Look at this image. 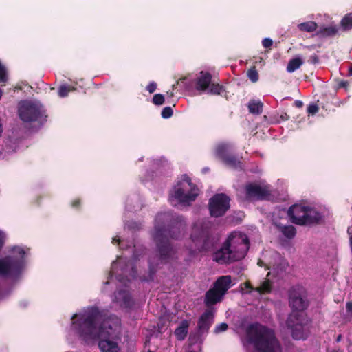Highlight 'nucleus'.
I'll use <instances>...</instances> for the list:
<instances>
[{"label": "nucleus", "mask_w": 352, "mask_h": 352, "mask_svg": "<svg viewBox=\"0 0 352 352\" xmlns=\"http://www.w3.org/2000/svg\"><path fill=\"white\" fill-rule=\"evenodd\" d=\"M68 343L93 344L100 338L101 352H120L122 327L120 320L116 316L102 320L97 307H89L73 314L65 329Z\"/></svg>", "instance_id": "1"}, {"label": "nucleus", "mask_w": 352, "mask_h": 352, "mask_svg": "<svg viewBox=\"0 0 352 352\" xmlns=\"http://www.w3.org/2000/svg\"><path fill=\"white\" fill-rule=\"evenodd\" d=\"M30 250L26 246L16 245L8 248V255L0 259V276L16 278L26 270Z\"/></svg>", "instance_id": "2"}, {"label": "nucleus", "mask_w": 352, "mask_h": 352, "mask_svg": "<svg viewBox=\"0 0 352 352\" xmlns=\"http://www.w3.org/2000/svg\"><path fill=\"white\" fill-rule=\"evenodd\" d=\"M248 249L247 235L241 232H233L228 236L223 246L215 253L214 259L221 263L239 261L245 257Z\"/></svg>", "instance_id": "3"}, {"label": "nucleus", "mask_w": 352, "mask_h": 352, "mask_svg": "<svg viewBox=\"0 0 352 352\" xmlns=\"http://www.w3.org/2000/svg\"><path fill=\"white\" fill-rule=\"evenodd\" d=\"M198 195V188L191 182L188 176L184 175L171 191L169 201L173 206L179 204L188 206L195 200Z\"/></svg>", "instance_id": "4"}, {"label": "nucleus", "mask_w": 352, "mask_h": 352, "mask_svg": "<svg viewBox=\"0 0 352 352\" xmlns=\"http://www.w3.org/2000/svg\"><path fill=\"white\" fill-rule=\"evenodd\" d=\"M291 221L299 226H309L318 223L321 219L320 214L312 208L295 204L287 211Z\"/></svg>", "instance_id": "5"}, {"label": "nucleus", "mask_w": 352, "mask_h": 352, "mask_svg": "<svg viewBox=\"0 0 352 352\" xmlns=\"http://www.w3.org/2000/svg\"><path fill=\"white\" fill-rule=\"evenodd\" d=\"M232 285V278L230 276L219 277L215 282L214 287L206 292V304L210 306L220 302Z\"/></svg>", "instance_id": "6"}, {"label": "nucleus", "mask_w": 352, "mask_h": 352, "mask_svg": "<svg viewBox=\"0 0 352 352\" xmlns=\"http://www.w3.org/2000/svg\"><path fill=\"white\" fill-rule=\"evenodd\" d=\"M287 325L294 339L303 340L307 337V320L303 313H291L287 318Z\"/></svg>", "instance_id": "7"}, {"label": "nucleus", "mask_w": 352, "mask_h": 352, "mask_svg": "<svg viewBox=\"0 0 352 352\" xmlns=\"http://www.w3.org/2000/svg\"><path fill=\"white\" fill-rule=\"evenodd\" d=\"M42 105L37 101H23L19 103V115L23 122H33L42 118L43 116Z\"/></svg>", "instance_id": "8"}, {"label": "nucleus", "mask_w": 352, "mask_h": 352, "mask_svg": "<svg viewBox=\"0 0 352 352\" xmlns=\"http://www.w3.org/2000/svg\"><path fill=\"white\" fill-rule=\"evenodd\" d=\"M247 340L251 352H264V328L258 323L251 324L247 329Z\"/></svg>", "instance_id": "9"}, {"label": "nucleus", "mask_w": 352, "mask_h": 352, "mask_svg": "<svg viewBox=\"0 0 352 352\" xmlns=\"http://www.w3.org/2000/svg\"><path fill=\"white\" fill-rule=\"evenodd\" d=\"M289 302L293 312L302 313L308 306L306 292L302 287H293L289 293Z\"/></svg>", "instance_id": "10"}, {"label": "nucleus", "mask_w": 352, "mask_h": 352, "mask_svg": "<svg viewBox=\"0 0 352 352\" xmlns=\"http://www.w3.org/2000/svg\"><path fill=\"white\" fill-rule=\"evenodd\" d=\"M230 208V199L224 194H217L210 199L209 209L212 216L220 217Z\"/></svg>", "instance_id": "11"}, {"label": "nucleus", "mask_w": 352, "mask_h": 352, "mask_svg": "<svg viewBox=\"0 0 352 352\" xmlns=\"http://www.w3.org/2000/svg\"><path fill=\"white\" fill-rule=\"evenodd\" d=\"M231 146L227 143H220L215 148V155L226 165L233 168L240 167L241 162L230 155Z\"/></svg>", "instance_id": "12"}, {"label": "nucleus", "mask_w": 352, "mask_h": 352, "mask_svg": "<svg viewBox=\"0 0 352 352\" xmlns=\"http://www.w3.org/2000/svg\"><path fill=\"white\" fill-rule=\"evenodd\" d=\"M166 230L155 228L153 234L154 238L157 242H161L162 245H158L160 257L162 262H166L168 259L172 256L173 250L170 247L169 243L164 240Z\"/></svg>", "instance_id": "13"}, {"label": "nucleus", "mask_w": 352, "mask_h": 352, "mask_svg": "<svg viewBox=\"0 0 352 352\" xmlns=\"http://www.w3.org/2000/svg\"><path fill=\"white\" fill-rule=\"evenodd\" d=\"M113 306L116 308L127 309L134 304L133 299L127 289H119L112 298Z\"/></svg>", "instance_id": "14"}, {"label": "nucleus", "mask_w": 352, "mask_h": 352, "mask_svg": "<svg viewBox=\"0 0 352 352\" xmlns=\"http://www.w3.org/2000/svg\"><path fill=\"white\" fill-rule=\"evenodd\" d=\"M265 352H283L282 346L274 331L267 328H265Z\"/></svg>", "instance_id": "15"}, {"label": "nucleus", "mask_w": 352, "mask_h": 352, "mask_svg": "<svg viewBox=\"0 0 352 352\" xmlns=\"http://www.w3.org/2000/svg\"><path fill=\"white\" fill-rule=\"evenodd\" d=\"M206 230L203 228L201 224H195L192 228L190 239L195 243L196 249L201 250L204 249L202 242L204 241L206 236Z\"/></svg>", "instance_id": "16"}, {"label": "nucleus", "mask_w": 352, "mask_h": 352, "mask_svg": "<svg viewBox=\"0 0 352 352\" xmlns=\"http://www.w3.org/2000/svg\"><path fill=\"white\" fill-rule=\"evenodd\" d=\"M267 268L270 270L265 277V293L270 292L272 290L273 285L277 282L278 278L282 274V270L278 267H273L272 269L270 267Z\"/></svg>", "instance_id": "17"}, {"label": "nucleus", "mask_w": 352, "mask_h": 352, "mask_svg": "<svg viewBox=\"0 0 352 352\" xmlns=\"http://www.w3.org/2000/svg\"><path fill=\"white\" fill-rule=\"evenodd\" d=\"M214 311L212 309L206 310L200 317L198 322L199 330L206 332L213 322Z\"/></svg>", "instance_id": "18"}, {"label": "nucleus", "mask_w": 352, "mask_h": 352, "mask_svg": "<svg viewBox=\"0 0 352 352\" xmlns=\"http://www.w3.org/2000/svg\"><path fill=\"white\" fill-rule=\"evenodd\" d=\"M241 290L243 294H251L256 298L262 296L264 291V283H262L260 286H252L250 282H245L241 285Z\"/></svg>", "instance_id": "19"}, {"label": "nucleus", "mask_w": 352, "mask_h": 352, "mask_svg": "<svg viewBox=\"0 0 352 352\" xmlns=\"http://www.w3.org/2000/svg\"><path fill=\"white\" fill-rule=\"evenodd\" d=\"M211 78L209 73L201 72L196 80V89L199 91H206L211 83Z\"/></svg>", "instance_id": "20"}, {"label": "nucleus", "mask_w": 352, "mask_h": 352, "mask_svg": "<svg viewBox=\"0 0 352 352\" xmlns=\"http://www.w3.org/2000/svg\"><path fill=\"white\" fill-rule=\"evenodd\" d=\"M245 198L249 199H258L263 195V189L256 184H249L245 188Z\"/></svg>", "instance_id": "21"}, {"label": "nucleus", "mask_w": 352, "mask_h": 352, "mask_svg": "<svg viewBox=\"0 0 352 352\" xmlns=\"http://www.w3.org/2000/svg\"><path fill=\"white\" fill-rule=\"evenodd\" d=\"M263 104L259 99H252L248 103V109L252 114H260L263 111Z\"/></svg>", "instance_id": "22"}, {"label": "nucleus", "mask_w": 352, "mask_h": 352, "mask_svg": "<svg viewBox=\"0 0 352 352\" xmlns=\"http://www.w3.org/2000/svg\"><path fill=\"white\" fill-rule=\"evenodd\" d=\"M282 234L288 239H292L295 236L296 230L293 226H281L276 225Z\"/></svg>", "instance_id": "23"}, {"label": "nucleus", "mask_w": 352, "mask_h": 352, "mask_svg": "<svg viewBox=\"0 0 352 352\" xmlns=\"http://www.w3.org/2000/svg\"><path fill=\"white\" fill-rule=\"evenodd\" d=\"M188 323L187 321H184L180 326L175 331V335L179 340H184L188 333Z\"/></svg>", "instance_id": "24"}, {"label": "nucleus", "mask_w": 352, "mask_h": 352, "mask_svg": "<svg viewBox=\"0 0 352 352\" xmlns=\"http://www.w3.org/2000/svg\"><path fill=\"white\" fill-rule=\"evenodd\" d=\"M303 63L302 60L300 57H296L291 59L287 66V71L289 73L294 72L298 69Z\"/></svg>", "instance_id": "25"}, {"label": "nucleus", "mask_w": 352, "mask_h": 352, "mask_svg": "<svg viewBox=\"0 0 352 352\" xmlns=\"http://www.w3.org/2000/svg\"><path fill=\"white\" fill-rule=\"evenodd\" d=\"M298 27L300 31L312 32L316 30L317 24L314 21H307L300 23Z\"/></svg>", "instance_id": "26"}, {"label": "nucleus", "mask_w": 352, "mask_h": 352, "mask_svg": "<svg viewBox=\"0 0 352 352\" xmlns=\"http://www.w3.org/2000/svg\"><path fill=\"white\" fill-rule=\"evenodd\" d=\"M341 25L344 30L352 29V12L345 15L341 21Z\"/></svg>", "instance_id": "27"}, {"label": "nucleus", "mask_w": 352, "mask_h": 352, "mask_svg": "<svg viewBox=\"0 0 352 352\" xmlns=\"http://www.w3.org/2000/svg\"><path fill=\"white\" fill-rule=\"evenodd\" d=\"M74 89V87L63 85L59 87L58 94L60 97H65L68 94Z\"/></svg>", "instance_id": "28"}, {"label": "nucleus", "mask_w": 352, "mask_h": 352, "mask_svg": "<svg viewBox=\"0 0 352 352\" xmlns=\"http://www.w3.org/2000/svg\"><path fill=\"white\" fill-rule=\"evenodd\" d=\"M336 32H337V29L336 28L327 27V28L321 29L320 30V32H318V34H320L324 36H327L334 35L336 34Z\"/></svg>", "instance_id": "29"}, {"label": "nucleus", "mask_w": 352, "mask_h": 352, "mask_svg": "<svg viewBox=\"0 0 352 352\" xmlns=\"http://www.w3.org/2000/svg\"><path fill=\"white\" fill-rule=\"evenodd\" d=\"M222 91V87L219 84L210 83L208 91L212 94H220Z\"/></svg>", "instance_id": "30"}, {"label": "nucleus", "mask_w": 352, "mask_h": 352, "mask_svg": "<svg viewBox=\"0 0 352 352\" xmlns=\"http://www.w3.org/2000/svg\"><path fill=\"white\" fill-rule=\"evenodd\" d=\"M165 100L164 96L162 94H157L153 97V103L155 105H162L164 104Z\"/></svg>", "instance_id": "31"}, {"label": "nucleus", "mask_w": 352, "mask_h": 352, "mask_svg": "<svg viewBox=\"0 0 352 352\" xmlns=\"http://www.w3.org/2000/svg\"><path fill=\"white\" fill-rule=\"evenodd\" d=\"M248 76L251 80L252 82H255L258 79V75L256 70H255L254 67L251 68L248 72Z\"/></svg>", "instance_id": "32"}, {"label": "nucleus", "mask_w": 352, "mask_h": 352, "mask_svg": "<svg viewBox=\"0 0 352 352\" xmlns=\"http://www.w3.org/2000/svg\"><path fill=\"white\" fill-rule=\"evenodd\" d=\"M161 115L162 117L165 119L170 118L173 115L172 108L169 107L164 108L162 111Z\"/></svg>", "instance_id": "33"}, {"label": "nucleus", "mask_w": 352, "mask_h": 352, "mask_svg": "<svg viewBox=\"0 0 352 352\" xmlns=\"http://www.w3.org/2000/svg\"><path fill=\"white\" fill-rule=\"evenodd\" d=\"M228 324L225 322H222L219 324H217L215 327L214 331L215 333H219L226 331L228 329Z\"/></svg>", "instance_id": "34"}, {"label": "nucleus", "mask_w": 352, "mask_h": 352, "mask_svg": "<svg viewBox=\"0 0 352 352\" xmlns=\"http://www.w3.org/2000/svg\"><path fill=\"white\" fill-rule=\"evenodd\" d=\"M122 258H119L118 261H116L112 263L111 270V272H110L111 277H112L114 274H116L117 266L118 264H120L122 262Z\"/></svg>", "instance_id": "35"}, {"label": "nucleus", "mask_w": 352, "mask_h": 352, "mask_svg": "<svg viewBox=\"0 0 352 352\" xmlns=\"http://www.w3.org/2000/svg\"><path fill=\"white\" fill-rule=\"evenodd\" d=\"M146 90L150 93H153L157 89V84L155 82H151L146 87Z\"/></svg>", "instance_id": "36"}, {"label": "nucleus", "mask_w": 352, "mask_h": 352, "mask_svg": "<svg viewBox=\"0 0 352 352\" xmlns=\"http://www.w3.org/2000/svg\"><path fill=\"white\" fill-rule=\"evenodd\" d=\"M169 217V214L164 213L158 214L155 219L156 223L160 222V221H167Z\"/></svg>", "instance_id": "37"}, {"label": "nucleus", "mask_w": 352, "mask_h": 352, "mask_svg": "<svg viewBox=\"0 0 352 352\" xmlns=\"http://www.w3.org/2000/svg\"><path fill=\"white\" fill-rule=\"evenodd\" d=\"M318 107L316 104H310L308 107V112L311 114H315L318 111Z\"/></svg>", "instance_id": "38"}, {"label": "nucleus", "mask_w": 352, "mask_h": 352, "mask_svg": "<svg viewBox=\"0 0 352 352\" xmlns=\"http://www.w3.org/2000/svg\"><path fill=\"white\" fill-rule=\"evenodd\" d=\"M309 62L313 64H316L319 62V59L317 55L314 54L310 56Z\"/></svg>", "instance_id": "39"}, {"label": "nucleus", "mask_w": 352, "mask_h": 352, "mask_svg": "<svg viewBox=\"0 0 352 352\" xmlns=\"http://www.w3.org/2000/svg\"><path fill=\"white\" fill-rule=\"evenodd\" d=\"M273 44V41L271 38H265V47H269Z\"/></svg>", "instance_id": "40"}, {"label": "nucleus", "mask_w": 352, "mask_h": 352, "mask_svg": "<svg viewBox=\"0 0 352 352\" xmlns=\"http://www.w3.org/2000/svg\"><path fill=\"white\" fill-rule=\"evenodd\" d=\"M112 243H118V244H120V243H122V241H121L120 237L116 236L112 239Z\"/></svg>", "instance_id": "41"}, {"label": "nucleus", "mask_w": 352, "mask_h": 352, "mask_svg": "<svg viewBox=\"0 0 352 352\" xmlns=\"http://www.w3.org/2000/svg\"><path fill=\"white\" fill-rule=\"evenodd\" d=\"M295 105H296L297 107L300 108V107H302L303 103H302V101H300V100H296V101H295Z\"/></svg>", "instance_id": "42"}, {"label": "nucleus", "mask_w": 352, "mask_h": 352, "mask_svg": "<svg viewBox=\"0 0 352 352\" xmlns=\"http://www.w3.org/2000/svg\"><path fill=\"white\" fill-rule=\"evenodd\" d=\"M78 204H79V200L78 199H76V200L72 201V206L73 207H76Z\"/></svg>", "instance_id": "43"}, {"label": "nucleus", "mask_w": 352, "mask_h": 352, "mask_svg": "<svg viewBox=\"0 0 352 352\" xmlns=\"http://www.w3.org/2000/svg\"><path fill=\"white\" fill-rule=\"evenodd\" d=\"M128 268H129V265H127L124 269L122 270L123 271V273H127Z\"/></svg>", "instance_id": "44"}, {"label": "nucleus", "mask_w": 352, "mask_h": 352, "mask_svg": "<svg viewBox=\"0 0 352 352\" xmlns=\"http://www.w3.org/2000/svg\"><path fill=\"white\" fill-rule=\"evenodd\" d=\"M265 199H268V195H267V189L265 188Z\"/></svg>", "instance_id": "45"}, {"label": "nucleus", "mask_w": 352, "mask_h": 352, "mask_svg": "<svg viewBox=\"0 0 352 352\" xmlns=\"http://www.w3.org/2000/svg\"><path fill=\"white\" fill-rule=\"evenodd\" d=\"M341 339V335L338 336V338H337V341H340Z\"/></svg>", "instance_id": "46"}, {"label": "nucleus", "mask_w": 352, "mask_h": 352, "mask_svg": "<svg viewBox=\"0 0 352 352\" xmlns=\"http://www.w3.org/2000/svg\"><path fill=\"white\" fill-rule=\"evenodd\" d=\"M119 281H120V283H122V282L124 283V281L122 280V278H119Z\"/></svg>", "instance_id": "47"}, {"label": "nucleus", "mask_w": 352, "mask_h": 352, "mask_svg": "<svg viewBox=\"0 0 352 352\" xmlns=\"http://www.w3.org/2000/svg\"><path fill=\"white\" fill-rule=\"evenodd\" d=\"M2 94H3L2 90L0 89V98H1V96H2Z\"/></svg>", "instance_id": "48"}, {"label": "nucleus", "mask_w": 352, "mask_h": 352, "mask_svg": "<svg viewBox=\"0 0 352 352\" xmlns=\"http://www.w3.org/2000/svg\"><path fill=\"white\" fill-rule=\"evenodd\" d=\"M131 277H132V278H135V275L133 274L131 275Z\"/></svg>", "instance_id": "49"}, {"label": "nucleus", "mask_w": 352, "mask_h": 352, "mask_svg": "<svg viewBox=\"0 0 352 352\" xmlns=\"http://www.w3.org/2000/svg\"><path fill=\"white\" fill-rule=\"evenodd\" d=\"M175 86H176V85H173V89H175Z\"/></svg>", "instance_id": "50"}, {"label": "nucleus", "mask_w": 352, "mask_h": 352, "mask_svg": "<svg viewBox=\"0 0 352 352\" xmlns=\"http://www.w3.org/2000/svg\"><path fill=\"white\" fill-rule=\"evenodd\" d=\"M170 96H173V94L171 92L170 94Z\"/></svg>", "instance_id": "51"}]
</instances>
